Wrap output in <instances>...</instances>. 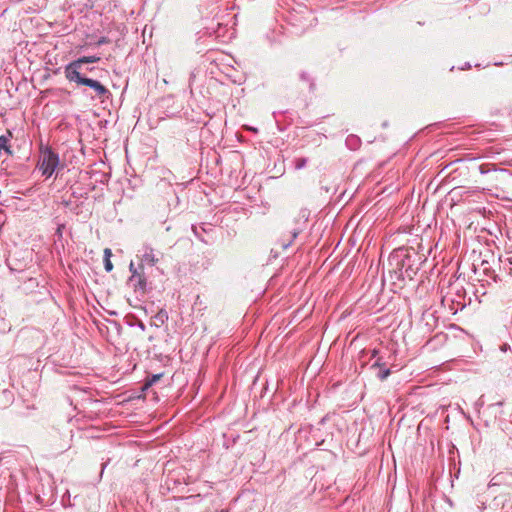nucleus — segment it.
Wrapping results in <instances>:
<instances>
[{
    "label": "nucleus",
    "mask_w": 512,
    "mask_h": 512,
    "mask_svg": "<svg viewBox=\"0 0 512 512\" xmlns=\"http://www.w3.org/2000/svg\"><path fill=\"white\" fill-rule=\"evenodd\" d=\"M106 466H107V462L102 464L101 475L103 474V471L106 468Z\"/></svg>",
    "instance_id": "aec40b11"
},
{
    "label": "nucleus",
    "mask_w": 512,
    "mask_h": 512,
    "mask_svg": "<svg viewBox=\"0 0 512 512\" xmlns=\"http://www.w3.org/2000/svg\"><path fill=\"white\" fill-rule=\"evenodd\" d=\"M104 268H105V270H106L107 272L112 271V269H113V264H112V262H111V260H110V259H104Z\"/></svg>",
    "instance_id": "4468645a"
},
{
    "label": "nucleus",
    "mask_w": 512,
    "mask_h": 512,
    "mask_svg": "<svg viewBox=\"0 0 512 512\" xmlns=\"http://www.w3.org/2000/svg\"><path fill=\"white\" fill-rule=\"evenodd\" d=\"M142 261L151 266H154L158 262V258L156 257L152 247L148 245L143 247Z\"/></svg>",
    "instance_id": "423d86ee"
},
{
    "label": "nucleus",
    "mask_w": 512,
    "mask_h": 512,
    "mask_svg": "<svg viewBox=\"0 0 512 512\" xmlns=\"http://www.w3.org/2000/svg\"><path fill=\"white\" fill-rule=\"evenodd\" d=\"M310 212L307 209H302L300 211V218L303 220V223L305 224L309 218Z\"/></svg>",
    "instance_id": "ddd939ff"
},
{
    "label": "nucleus",
    "mask_w": 512,
    "mask_h": 512,
    "mask_svg": "<svg viewBox=\"0 0 512 512\" xmlns=\"http://www.w3.org/2000/svg\"><path fill=\"white\" fill-rule=\"evenodd\" d=\"M59 163V155L56 152L48 146L41 147L37 167L42 175L47 178L51 177L59 166Z\"/></svg>",
    "instance_id": "f03ea898"
},
{
    "label": "nucleus",
    "mask_w": 512,
    "mask_h": 512,
    "mask_svg": "<svg viewBox=\"0 0 512 512\" xmlns=\"http://www.w3.org/2000/svg\"><path fill=\"white\" fill-rule=\"evenodd\" d=\"M98 61H100V57L96 56V55L82 56V57H80V58H78L76 60H73L72 62L68 63L64 67V74H66V73H75V72L81 73V71L83 70V65L84 64L96 63Z\"/></svg>",
    "instance_id": "20e7f679"
},
{
    "label": "nucleus",
    "mask_w": 512,
    "mask_h": 512,
    "mask_svg": "<svg viewBox=\"0 0 512 512\" xmlns=\"http://www.w3.org/2000/svg\"><path fill=\"white\" fill-rule=\"evenodd\" d=\"M391 374V370L390 369H381L378 374H377V377L380 379V380H385L389 375Z\"/></svg>",
    "instance_id": "f8f14e48"
},
{
    "label": "nucleus",
    "mask_w": 512,
    "mask_h": 512,
    "mask_svg": "<svg viewBox=\"0 0 512 512\" xmlns=\"http://www.w3.org/2000/svg\"><path fill=\"white\" fill-rule=\"evenodd\" d=\"M111 255H112L111 250L109 248H106L104 250V259H110Z\"/></svg>",
    "instance_id": "f3484780"
},
{
    "label": "nucleus",
    "mask_w": 512,
    "mask_h": 512,
    "mask_svg": "<svg viewBox=\"0 0 512 512\" xmlns=\"http://www.w3.org/2000/svg\"><path fill=\"white\" fill-rule=\"evenodd\" d=\"M302 231V228H295L293 229V231L291 232L292 233V240H294L298 235L299 233Z\"/></svg>",
    "instance_id": "dca6fc26"
},
{
    "label": "nucleus",
    "mask_w": 512,
    "mask_h": 512,
    "mask_svg": "<svg viewBox=\"0 0 512 512\" xmlns=\"http://www.w3.org/2000/svg\"><path fill=\"white\" fill-rule=\"evenodd\" d=\"M346 142L348 145H350V143H352L353 145H357L359 142V139L357 137L351 136V137L347 138Z\"/></svg>",
    "instance_id": "2eb2a0df"
},
{
    "label": "nucleus",
    "mask_w": 512,
    "mask_h": 512,
    "mask_svg": "<svg viewBox=\"0 0 512 512\" xmlns=\"http://www.w3.org/2000/svg\"><path fill=\"white\" fill-rule=\"evenodd\" d=\"M64 75L70 83H75L78 86L84 85L90 87L94 90L96 96L99 98L105 97L110 93L109 90L99 81L85 77L82 75V73L75 72L66 73Z\"/></svg>",
    "instance_id": "7ed1b4c3"
},
{
    "label": "nucleus",
    "mask_w": 512,
    "mask_h": 512,
    "mask_svg": "<svg viewBox=\"0 0 512 512\" xmlns=\"http://www.w3.org/2000/svg\"><path fill=\"white\" fill-rule=\"evenodd\" d=\"M129 271L131 272V275L133 274V271H138L137 268H135L133 262H131L129 265Z\"/></svg>",
    "instance_id": "a211bd4d"
},
{
    "label": "nucleus",
    "mask_w": 512,
    "mask_h": 512,
    "mask_svg": "<svg viewBox=\"0 0 512 512\" xmlns=\"http://www.w3.org/2000/svg\"><path fill=\"white\" fill-rule=\"evenodd\" d=\"M507 261L509 262L510 265H512V257L507 258Z\"/></svg>",
    "instance_id": "393cba45"
},
{
    "label": "nucleus",
    "mask_w": 512,
    "mask_h": 512,
    "mask_svg": "<svg viewBox=\"0 0 512 512\" xmlns=\"http://www.w3.org/2000/svg\"><path fill=\"white\" fill-rule=\"evenodd\" d=\"M139 328H141L142 330L145 329V326H144V324L142 322L139 324Z\"/></svg>",
    "instance_id": "5701e85b"
},
{
    "label": "nucleus",
    "mask_w": 512,
    "mask_h": 512,
    "mask_svg": "<svg viewBox=\"0 0 512 512\" xmlns=\"http://www.w3.org/2000/svg\"><path fill=\"white\" fill-rule=\"evenodd\" d=\"M8 142H9V138L7 136H0V152L3 150L5 151L7 154H12V151H11V148L10 146L8 145Z\"/></svg>",
    "instance_id": "6e6552de"
},
{
    "label": "nucleus",
    "mask_w": 512,
    "mask_h": 512,
    "mask_svg": "<svg viewBox=\"0 0 512 512\" xmlns=\"http://www.w3.org/2000/svg\"><path fill=\"white\" fill-rule=\"evenodd\" d=\"M501 483L512 486V473L511 472H501L495 475L491 480V485H499Z\"/></svg>",
    "instance_id": "0eeeda50"
},
{
    "label": "nucleus",
    "mask_w": 512,
    "mask_h": 512,
    "mask_svg": "<svg viewBox=\"0 0 512 512\" xmlns=\"http://www.w3.org/2000/svg\"><path fill=\"white\" fill-rule=\"evenodd\" d=\"M192 231L194 232L195 236H196L199 240H201V241H202V242H204V243H208V241H207V240H205V239L202 237V232H205V228H204V227H202V226L198 227V226L193 225V226H192Z\"/></svg>",
    "instance_id": "1a4fd4ad"
},
{
    "label": "nucleus",
    "mask_w": 512,
    "mask_h": 512,
    "mask_svg": "<svg viewBox=\"0 0 512 512\" xmlns=\"http://www.w3.org/2000/svg\"><path fill=\"white\" fill-rule=\"evenodd\" d=\"M389 265L393 267V273L398 280L413 279L417 268L413 267L412 257L404 250L394 251L389 257Z\"/></svg>",
    "instance_id": "f257e3e1"
},
{
    "label": "nucleus",
    "mask_w": 512,
    "mask_h": 512,
    "mask_svg": "<svg viewBox=\"0 0 512 512\" xmlns=\"http://www.w3.org/2000/svg\"><path fill=\"white\" fill-rule=\"evenodd\" d=\"M162 374H154L150 379H148L144 385L145 388L152 386L154 383H156L160 378Z\"/></svg>",
    "instance_id": "9b49d317"
},
{
    "label": "nucleus",
    "mask_w": 512,
    "mask_h": 512,
    "mask_svg": "<svg viewBox=\"0 0 512 512\" xmlns=\"http://www.w3.org/2000/svg\"><path fill=\"white\" fill-rule=\"evenodd\" d=\"M103 43H105V39H104V38H103V39H101V40H99V42H98V44H99V45H100V44H103Z\"/></svg>",
    "instance_id": "b1692460"
},
{
    "label": "nucleus",
    "mask_w": 512,
    "mask_h": 512,
    "mask_svg": "<svg viewBox=\"0 0 512 512\" xmlns=\"http://www.w3.org/2000/svg\"><path fill=\"white\" fill-rule=\"evenodd\" d=\"M307 161H308L307 158H304V157L296 158L294 160L295 169H297V170L303 169L306 166Z\"/></svg>",
    "instance_id": "9d476101"
},
{
    "label": "nucleus",
    "mask_w": 512,
    "mask_h": 512,
    "mask_svg": "<svg viewBox=\"0 0 512 512\" xmlns=\"http://www.w3.org/2000/svg\"><path fill=\"white\" fill-rule=\"evenodd\" d=\"M128 284L133 287L135 292L145 293L147 287V279L144 273L133 271V274L129 277Z\"/></svg>",
    "instance_id": "39448f33"
},
{
    "label": "nucleus",
    "mask_w": 512,
    "mask_h": 512,
    "mask_svg": "<svg viewBox=\"0 0 512 512\" xmlns=\"http://www.w3.org/2000/svg\"><path fill=\"white\" fill-rule=\"evenodd\" d=\"M480 172L483 174V173H486V170H484V165H481L480 166Z\"/></svg>",
    "instance_id": "412c9836"
},
{
    "label": "nucleus",
    "mask_w": 512,
    "mask_h": 512,
    "mask_svg": "<svg viewBox=\"0 0 512 512\" xmlns=\"http://www.w3.org/2000/svg\"><path fill=\"white\" fill-rule=\"evenodd\" d=\"M377 354V351L376 350H373V353H372V357H375Z\"/></svg>",
    "instance_id": "a878e982"
},
{
    "label": "nucleus",
    "mask_w": 512,
    "mask_h": 512,
    "mask_svg": "<svg viewBox=\"0 0 512 512\" xmlns=\"http://www.w3.org/2000/svg\"><path fill=\"white\" fill-rule=\"evenodd\" d=\"M381 366H382V364H381V362H380V359H378V360L374 363V365H373V367H381Z\"/></svg>",
    "instance_id": "6ab92c4d"
},
{
    "label": "nucleus",
    "mask_w": 512,
    "mask_h": 512,
    "mask_svg": "<svg viewBox=\"0 0 512 512\" xmlns=\"http://www.w3.org/2000/svg\"><path fill=\"white\" fill-rule=\"evenodd\" d=\"M94 69H95L94 67H88V68H86V71L92 72Z\"/></svg>",
    "instance_id": "4be33fe9"
}]
</instances>
